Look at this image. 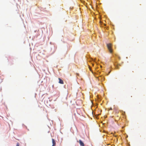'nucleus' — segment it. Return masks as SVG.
Segmentation results:
<instances>
[{
  "label": "nucleus",
  "instance_id": "obj_1",
  "mask_svg": "<svg viewBox=\"0 0 146 146\" xmlns=\"http://www.w3.org/2000/svg\"><path fill=\"white\" fill-rule=\"evenodd\" d=\"M111 43L108 44H107V46L108 48V50H109V52L110 53H112V50L111 48Z\"/></svg>",
  "mask_w": 146,
  "mask_h": 146
},
{
  "label": "nucleus",
  "instance_id": "obj_2",
  "mask_svg": "<svg viewBox=\"0 0 146 146\" xmlns=\"http://www.w3.org/2000/svg\"><path fill=\"white\" fill-rule=\"evenodd\" d=\"M78 142H79L80 145L81 146H84V143L82 142L81 140H79Z\"/></svg>",
  "mask_w": 146,
  "mask_h": 146
},
{
  "label": "nucleus",
  "instance_id": "obj_3",
  "mask_svg": "<svg viewBox=\"0 0 146 146\" xmlns=\"http://www.w3.org/2000/svg\"><path fill=\"white\" fill-rule=\"evenodd\" d=\"M52 146H55L56 144V143L55 141V140L53 139H52Z\"/></svg>",
  "mask_w": 146,
  "mask_h": 146
},
{
  "label": "nucleus",
  "instance_id": "obj_4",
  "mask_svg": "<svg viewBox=\"0 0 146 146\" xmlns=\"http://www.w3.org/2000/svg\"><path fill=\"white\" fill-rule=\"evenodd\" d=\"M58 80H59V82H58L59 83L62 84H64L63 81L60 78H58Z\"/></svg>",
  "mask_w": 146,
  "mask_h": 146
},
{
  "label": "nucleus",
  "instance_id": "obj_5",
  "mask_svg": "<svg viewBox=\"0 0 146 146\" xmlns=\"http://www.w3.org/2000/svg\"><path fill=\"white\" fill-rule=\"evenodd\" d=\"M16 146H19V143H17V144Z\"/></svg>",
  "mask_w": 146,
  "mask_h": 146
},
{
  "label": "nucleus",
  "instance_id": "obj_6",
  "mask_svg": "<svg viewBox=\"0 0 146 146\" xmlns=\"http://www.w3.org/2000/svg\"><path fill=\"white\" fill-rule=\"evenodd\" d=\"M89 69H90V70H91V68H90V66H89Z\"/></svg>",
  "mask_w": 146,
  "mask_h": 146
},
{
  "label": "nucleus",
  "instance_id": "obj_7",
  "mask_svg": "<svg viewBox=\"0 0 146 146\" xmlns=\"http://www.w3.org/2000/svg\"><path fill=\"white\" fill-rule=\"evenodd\" d=\"M111 110H112V108H111Z\"/></svg>",
  "mask_w": 146,
  "mask_h": 146
}]
</instances>
